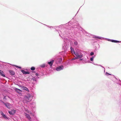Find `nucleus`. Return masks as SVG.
<instances>
[{
  "label": "nucleus",
  "instance_id": "nucleus-1",
  "mask_svg": "<svg viewBox=\"0 0 121 121\" xmlns=\"http://www.w3.org/2000/svg\"><path fill=\"white\" fill-rule=\"evenodd\" d=\"M73 29L71 30H73L74 33L76 34V35L78 36H81V34L83 33L84 35L87 36H90V34L87 33L84 29L79 26L78 24L77 23L76 25H74L73 27Z\"/></svg>",
  "mask_w": 121,
  "mask_h": 121
},
{
  "label": "nucleus",
  "instance_id": "nucleus-2",
  "mask_svg": "<svg viewBox=\"0 0 121 121\" xmlns=\"http://www.w3.org/2000/svg\"><path fill=\"white\" fill-rule=\"evenodd\" d=\"M74 54L78 59L82 58L83 55L82 53L81 50H75Z\"/></svg>",
  "mask_w": 121,
  "mask_h": 121
},
{
  "label": "nucleus",
  "instance_id": "nucleus-3",
  "mask_svg": "<svg viewBox=\"0 0 121 121\" xmlns=\"http://www.w3.org/2000/svg\"><path fill=\"white\" fill-rule=\"evenodd\" d=\"M64 43L63 45V48L64 49L65 51H62L60 53L61 55H62V56L64 57L65 56V51H66L68 46V45H67L66 43H65V41H64Z\"/></svg>",
  "mask_w": 121,
  "mask_h": 121
},
{
  "label": "nucleus",
  "instance_id": "nucleus-4",
  "mask_svg": "<svg viewBox=\"0 0 121 121\" xmlns=\"http://www.w3.org/2000/svg\"><path fill=\"white\" fill-rule=\"evenodd\" d=\"M113 78L112 80L115 83L118 84L121 86V81L117 77H116L113 75H112Z\"/></svg>",
  "mask_w": 121,
  "mask_h": 121
},
{
  "label": "nucleus",
  "instance_id": "nucleus-5",
  "mask_svg": "<svg viewBox=\"0 0 121 121\" xmlns=\"http://www.w3.org/2000/svg\"><path fill=\"white\" fill-rule=\"evenodd\" d=\"M27 112L29 113V114L31 115V117L33 119V121H39V120L38 119L36 116L35 115L34 113H32L31 112L28 110Z\"/></svg>",
  "mask_w": 121,
  "mask_h": 121
},
{
  "label": "nucleus",
  "instance_id": "nucleus-6",
  "mask_svg": "<svg viewBox=\"0 0 121 121\" xmlns=\"http://www.w3.org/2000/svg\"><path fill=\"white\" fill-rule=\"evenodd\" d=\"M0 101L2 103H3L6 107L8 109H10L12 107V104H10L8 102L5 103L2 100H0Z\"/></svg>",
  "mask_w": 121,
  "mask_h": 121
},
{
  "label": "nucleus",
  "instance_id": "nucleus-7",
  "mask_svg": "<svg viewBox=\"0 0 121 121\" xmlns=\"http://www.w3.org/2000/svg\"><path fill=\"white\" fill-rule=\"evenodd\" d=\"M54 60L56 64H60L62 61V58L61 57H59L56 58Z\"/></svg>",
  "mask_w": 121,
  "mask_h": 121
},
{
  "label": "nucleus",
  "instance_id": "nucleus-8",
  "mask_svg": "<svg viewBox=\"0 0 121 121\" xmlns=\"http://www.w3.org/2000/svg\"><path fill=\"white\" fill-rule=\"evenodd\" d=\"M93 38H95V39L96 40H98V39H105L106 40H107L111 41V39H108V38H104L103 37H99L98 36H96L95 35H94L93 37Z\"/></svg>",
  "mask_w": 121,
  "mask_h": 121
},
{
  "label": "nucleus",
  "instance_id": "nucleus-9",
  "mask_svg": "<svg viewBox=\"0 0 121 121\" xmlns=\"http://www.w3.org/2000/svg\"><path fill=\"white\" fill-rule=\"evenodd\" d=\"M32 98L31 95H30L26 96L25 98V99L27 102H29L32 100Z\"/></svg>",
  "mask_w": 121,
  "mask_h": 121
},
{
  "label": "nucleus",
  "instance_id": "nucleus-10",
  "mask_svg": "<svg viewBox=\"0 0 121 121\" xmlns=\"http://www.w3.org/2000/svg\"><path fill=\"white\" fill-rule=\"evenodd\" d=\"M16 111L14 109H12L10 111H8V112L9 114L12 116L14 115L16 113Z\"/></svg>",
  "mask_w": 121,
  "mask_h": 121
},
{
  "label": "nucleus",
  "instance_id": "nucleus-11",
  "mask_svg": "<svg viewBox=\"0 0 121 121\" xmlns=\"http://www.w3.org/2000/svg\"><path fill=\"white\" fill-rule=\"evenodd\" d=\"M64 68V66L61 65L56 67V70L57 71H60L63 69Z\"/></svg>",
  "mask_w": 121,
  "mask_h": 121
},
{
  "label": "nucleus",
  "instance_id": "nucleus-12",
  "mask_svg": "<svg viewBox=\"0 0 121 121\" xmlns=\"http://www.w3.org/2000/svg\"><path fill=\"white\" fill-rule=\"evenodd\" d=\"M1 114L2 115L3 117L6 120H9L10 118L8 117H7L6 115L4 114V113L3 112H1Z\"/></svg>",
  "mask_w": 121,
  "mask_h": 121
},
{
  "label": "nucleus",
  "instance_id": "nucleus-13",
  "mask_svg": "<svg viewBox=\"0 0 121 121\" xmlns=\"http://www.w3.org/2000/svg\"><path fill=\"white\" fill-rule=\"evenodd\" d=\"M54 61V60L51 59V61L48 62L47 63L50 66V67H52L53 63Z\"/></svg>",
  "mask_w": 121,
  "mask_h": 121
},
{
  "label": "nucleus",
  "instance_id": "nucleus-14",
  "mask_svg": "<svg viewBox=\"0 0 121 121\" xmlns=\"http://www.w3.org/2000/svg\"><path fill=\"white\" fill-rule=\"evenodd\" d=\"M14 90L16 92L19 94L22 93L21 92H22V91L21 90L17 88H15Z\"/></svg>",
  "mask_w": 121,
  "mask_h": 121
},
{
  "label": "nucleus",
  "instance_id": "nucleus-15",
  "mask_svg": "<svg viewBox=\"0 0 121 121\" xmlns=\"http://www.w3.org/2000/svg\"><path fill=\"white\" fill-rule=\"evenodd\" d=\"M21 71L22 73L24 74H29L30 73V72L28 71H26L23 69H21Z\"/></svg>",
  "mask_w": 121,
  "mask_h": 121
},
{
  "label": "nucleus",
  "instance_id": "nucleus-16",
  "mask_svg": "<svg viewBox=\"0 0 121 121\" xmlns=\"http://www.w3.org/2000/svg\"><path fill=\"white\" fill-rule=\"evenodd\" d=\"M9 72L10 73V75L12 76L14 75L15 74V72L12 70H9Z\"/></svg>",
  "mask_w": 121,
  "mask_h": 121
},
{
  "label": "nucleus",
  "instance_id": "nucleus-17",
  "mask_svg": "<svg viewBox=\"0 0 121 121\" xmlns=\"http://www.w3.org/2000/svg\"><path fill=\"white\" fill-rule=\"evenodd\" d=\"M0 75L1 76L3 77H5V75L4 74L3 71L0 70Z\"/></svg>",
  "mask_w": 121,
  "mask_h": 121
},
{
  "label": "nucleus",
  "instance_id": "nucleus-18",
  "mask_svg": "<svg viewBox=\"0 0 121 121\" xmlns=\"http://www.w3.org/2000/svg\"><path fill=\"white\" fill-rule=\"evenodd\" d=\"M35 104L34 103H32L30 104V106L32 108H34L35 107Z\"/></svg>",
  "mask_w": 121,
  "mask_h": 121
},
{
  "label": "nucleus",
  "instance_id": "nucleus-19",
  "mask_svg": "<svg viewBox=\"0 0 121 121\" xmlns=\"http://www.w3.org/2000/svg\"><path fill=\"white\" fill-rule=\"evenodd\" d=\"M22 89H23V90H26L28 92L29 91V89H28V88H27L26 87H25L24 86H23L22 87Z\"/></svg>",
  "mask_w": 121,
  "mask_h": 121
},
{
  "label": "nucleus",
  "instance_id": "nucleus-20",
  "mask_svg": "<svg viewBox=\"0 0 121 121\" xmlns=\"http://www.w3.org/2000/svg\"><path fill=\"white\" fill-rule=\"evenodd\" d=\"M111 42L115 43H118L120 42V41L112 39H111Z\"/></svg>",
  "mask_w": 121,
  "mask_h": 121
},
{
  "label": "nucleus",
  "instance_id": "nucleus-21",
  "mask_svg": "<svg viewBox=\"0 0 121 121\" xmlns=\"http://www.w3.org/2000/svg\"><path fill=\"white\" fill-rule=\"evenodd\" d=\"M70 50L71 52L72 53H73L74 54L75 52V51H74L73 48H72L71 47H70Z\"/></svg>",
  "mask_w": 121,
  "mask_h": 121
},
{
  "label": "nucleus",
  "instance_id": "nucleus-22",
  "mask_svg": "<svg viewBox=\"0 0 121 121\" xmlns=\"http://www.w3.org/2000/svg\"><path fill=\"white\" fill-rule=\"evenodd\" d=\"M78 43L76 41H75L74 43V45L76 47H78Z\"/></svg>",
  "mask_w": 121,
  "mask_h": 121
},
{
  "label": "nucleus",
  "instance_id": "nucleus-23",
  "mask_svg": "<svg viewBox=\"0 0 121 121\" xmlns=\"http://www.w3.org/2000/svg\"><path fill=\"white\" fill-rule=\"evenodd\" d=\"M72 22L71 21H70L69 22L68 24H66V26H68V25H69V26H70L71 25H72Z\"/></svg>",
  "mask_w": 121,
  "mask_h": 121
},
{
  "label": "nucleus",
  "instance_id": "nucleus-24",
  "mask_svg": "<svg viewBox=\"0 0 121 121\" xmlns=\"http://www.w3.org/2000/svg\"><path fill=\"white\" fill-rule=\"evenodd\" d=\"M46 65L45 64H43L42 65H41L40 66L42 68H44L45 67Z\"/></svg>",
  "mask_w": 121,
  "mask_h": 121
},
{
  "label": "nucleus",
  "instance_id": "nucleus-25",
  "mask_svg": "<svg viewBox=\"0 0 121 121\" xmlns=\"http://www.w3.org/2000/svg\"><path fill=\"white\" fill-rule=\"evenodd\" d=\"M59 36H60L63 39H64V40H67L68 39L67 38H63L62 37H61V36L60 35V34L59 33Z\"/></svg>",
  "mask_w": 121,
  "mask_h": 121
},
{
  "label": "nucleus",
  "instance_id": "nucleus-26",
  "mask_svg": "<svg viewBox=\"0 0 121 121\" xmlns=\"http://www.w3.org/2000/svg\"><path fill=\"white\" fill-rule=\"evenodd\" d=\"M13 65V66H14L15 67H16L17 68H19L20 69H22V68L21 67L19 66H17L16 65Z\"/></svg>",
  "mask_w": 121,
  "mask_h": 121
},
{
  "label": "nucleus",
  "instance_id": "nucleus-27",
  "mask_svg": "<svg viewBox=\"0 0 121 121\" xmlns=\"http://www.w3.org/2000/svg\"><path fill=\"white\" fill-rule=\"evenodd\" d=\"M35 69V68L34 67H32L30 68V69L31 70H34Z\"/></svg>",
  "mask_w": 121,
  "mask_h": 121
},
{
  "label": "nucleus",
  "instance_id": "nucleus-28",
  "mask_svg": "<svg viewBox=\"0 0 121 121\" xmlns=\"http://www.w3.org/2000/svg\"><path fill=\"white\" fill-rule=\"evenodd\" d=\"M32 79L33 81H37V80L36 78L35 77H33L32 78Z\"/></svg>",
  "mask_w": 121,
  "mask_h": 121
},
{
  "label": "nucleus",
  "instance_id": "nucleus-29",
  "mask_svg": "<svg viewBox=\"0 0 121 121\" xmlns=\"http://www.w3.org/2000/svg\"><path fill=\"white\" fill-rule=\"evenodd\" d=\"M52 28H54V29H55V30L56 31H57L58 32H59V33L60 34V35L61 34L60 33L61 32V31L60 30H59V31L58 30L56 29L55 28H53L52 26Z\"/></svg>",
  "mask_w": 121,
  "mask_h": 121
},
{
  "label": "nucleus",
  "instance_id": "nucleus-30",
  "mask_svg": "<svg viewBox=\"0 0 121 121\" xmlns=\"http://www.w3.org/2000/svg\"><path fill=\"white\" fill-rule=\"evenodd\" d=\"M105 75L107 76H108L109 75H112L111 74H110L108 73L107 72H106L105 73Z\"/></svg>",
  "mask_w": 121,
  "mask_h": 121
},
{
  "label": "nucleus",
  "instance_id": "nucleus-31",
  "mask_svg": "<svg viewBox=\"0 0 121 121\" xmlns=\"http://www.w3.org/2000/svg\"><path fill=\"white\" fill-rule=\"evenodd\" d=\"M95 57V56H93L92 57L90 58V60L91 61H92L93 60V58L94 57Z\"/></svg>",
  "mask_w": 121,
  "mask_h": 121
},
{
  "label": "nucleus",
  "instance_id": "nucleus-32",
  "mask_svg": "<svg viewBox=\"0 0 121 121\" xmlns=\"http://www.w3.org/2000/svg\"><path fill=\"white\" fill-rule=\"evenodd\" d=\"M37 81H32V83L34 85L36 83Z\"/></svg>",
  "mask_w": 121,
  "mask_h": 121
},
{
  "label": "nucleus",
  "instance_id": "nucleus-33",
  "mask_svg": "<svg viewBox=\"0 0 121 121\" xmlns=\"http://www.w3.org/2000/svg\"><path fill=\"white\" fill-rule=\"evenodd\" d=\"M78 59L77 57H74L72 58V59H71L72 60H75L76 59Z\"/></svg>",
  "mask_w": 121,
  "mask_h": 121
},
{
  "label": "nucleus",
  "instance_id": "nucleus-34",
  "mask_svg": "<svg viewBox=\"0 0 121 121\" xmlns=\"http://www.w3.org/2000/svg\"><path fill=\"white\" fill-rule=\"evenodd\" d=\"M94 53L93 52H91L90 53V55L91 56H92L93 55H94Z\"/></svg>",
  "mask_w": 121,
  "mask_h": 121
},
{
  "label": "nucleus",
  "instance_id": "nucleus-35",
  "mask_svg": "<svg viewBox=\"0 0 121 121\" xmlns=\"http://www.w3.org/2000/svg\"><path fill=\"white\" fill-rule=\"evenodd\" d=\"M3 96H4V97H3V100L5 99V100H6L7 99L6 98V96L4 95H3Z\"/></svg>",
  "mask_w": 121,
  "mask_h": 121
},
{
  "label": "nucleus",
  "instance_id": "nucleus-36",
  "mask_svg": "<svg viewBox=\"0 0 121 121\" xmlns=\"http://www.w3.org/2000/svg\"><path fill=\"white\" fill-rule=\"evenodd\" d=\"M99 66H100L101 67H102V68H104V72H105V68L103 67L101 65H99Z\"/></svg>",
  "mask_w": 121,
  "mask_h": 121
},
{
  "label": "nucleus",
  "instance_id": "nucleus-37",
  "mask_svg": "<svg viewBox=\"0 0 121 121\" xmlns=\"http://www.w3.org/2000/svg\"><path fill=\"white\" fill-rule=\"evenodd\" d=\"M79 60H83V59L82 58H80Z\"/></svg>",
  "mask_w": 121,
  "mask_h": 121
},
{
  "label": "nucleus",
  "instance_id": "nucleus-38",
  "mask_svg": "<svg viewBox=\"0 0 121 121\" xmlns=\"http://www.w3.org/2000/svg\"><path fill=\"white\" fill-rule=\"evenodd\" d=\"M35 75H36V76H38V73H36Z\"/></svg>",
  "mask_w": 121,
  "mask_h": 121
},
{
  "label": "nucleus",
  "instance_id": "nucleus-39",
  "mask_svg": "<svg viewBox=\"0 0 121 121\" xmlns=\"http://www.w3.org/2000/svg\"><path fill=\"white\" fill-rule=\"evenodd\" d=\"M94 65H99H99H98L97 64H94Z\"/></svg>",
  "mask_w": 121,
  "mask_h": 121
},
{
  "label": "nucleus",
  "instance_id": "nucleus-40",
  "mask_svg": "<svg viewBox=\"0 0 121 121\" xmlns=\"http://www.w3.org/2000/svg\"><path fill=\"white\" fill-rule=\"evenodd\" d=\"M92 63L93 64H94V65L95 64H94V63L93 62V63Z\"/></svg>",
  "mask_w": 121,
  "mask_h": 121
},
{
  "label": "nucleus",
  "instance_id": "nucleus-41",
  "mask_svg": "<svg viewBox=\"0 0 121 121\" xmlns=\"http://www.w3.org/2000/svg\"><path fill=\"white\" fill-rule=\"evenodd\" d=\"M45 25L47 26H48V27H49V26H48V25Z\"/></svg>",
  "mask_w": 121,
  "mask_h": 121
},
{
  "label": "nucleus",
  "instance_id": "nucleus-42",
  "mask_svg": "<svg viewBox=\"0 0 121 121\" xmlns=\"http://www.w3.org/2000/svg\"><path fill=\"white\" fill-rule=\"evenodd\" d=\"M78 12H77V13H78Z\"/></svg>",
  "mask_w": 121,
  "mask_h": 121
},
{
  "label": "nucleus",
  "instance_id": "nucleus-43",
  "mask_svg": "<svg viewBox=\"0 0 121 121\" xmlns=\"http://www.w3.org/2000/svg\"><path fill=\"white\" fill-rule=\"evenodd\" d=\"M120 42H121V41H120Z\"/></svg>",
  "mask_w": 121,
  "mask_h": 121
}]
</instances>
